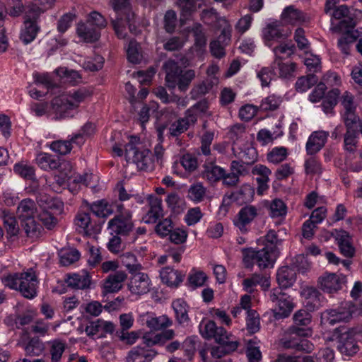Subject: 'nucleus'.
<instances>
[{"instance_id": "nucleus-1", "label": "nucleus", "mask_w": 362, "mask_h": 362, "mask_svg": "<svg viewBox=\"0 0 362 362\" xmlns=\"http://www.w3.org/2000/svg\"><path fill=\"white\" fill-rule=\"evenodd\" d=\"M111 6L116 13L115 19L112 21L116 35L119 38L126 37V26L129 25L131 33H136L134 13L132 12L130 0H111Z\"/></svg>"}, {"instance_id": "nucleus-2", "label": "nucleus", "mask_w": 362, "mask_h": 362, "mask_svg": "<svg viewBox=\"0 0 362 362\" xmlns=\"http://www.w3.org/2000/svg\"><path fill=\"white\" fill-rule=\"evenodd\" d=\"M1 281L5 286L19 291L26 298L32 299L37 295L38 281L33 270L8 274L1 278Z\"/></svg>"}, {"instance_id": "nucleus-3", "label": "nucleus", "mask_w": 362, "mask_h": 362, "mask_svg": "<svg viewBox=\"0 0 362 362\" xmlns=\"http://www.w3.org/2000/svg\"><path fill=\"white\" fill-rule=\"evenodd\" d=\"M91 95V92L86 88L74 90L62 98L52 102L53 110L57 119L71 117L80 104Z\"/></svg>"}, {"instance_id": "nucleus-4", "label": "nucleus", "mask_w": 362, "mask_h": 362, "mask_svg": "<svg viewBox=\"0 0 362 362\" xmlns=\"http://www.w3.org/2000/svg\"><path fill=\"white\" fill-rule=\"evenodd\" d=\"M163 67L166 74L165 81L169 88H174L177 86L180 91H185L195 78L194 70L182 71L177 63L173 60L167 61Z\"/></svg>"}, {"instance_id": "nucleus-5", "label": "nucleus", "mask_w": 362, "mask_h": 362, "mask_svg": "<svg viewBox=\"0 0 362 362\" xmlns=\"http://www.w3.org/2000/svg\"><path fill=\"white\" fill-rule=\"evenodd\" d=\"M243 261L247 268H251L256 264L260 269L273 267L276 255L272 247L264 246L262 249L243 248Z\"/></svg>"}, {"instance_id": "nucleus-6", "label": "nucleus", "mask_w": 362, "mask_h": 362, "mask_svg": "<svg viewBox=\"0 0 362 362\" xmlns=\"http://www.w3.org/2000/svg\"><path fill=\"white\" fill-rule=\"evenodd\" d=\"M139 142L137 136H131L125 146V158L127 162L134 163L139 170H148L153 168L154 160L148 149L139 150L136 144Z\"/></svg>"}, {"instance_id": "nucleus-7", "label": "nucleus", "mask_w": 362, "mask_h": 362, "mask_svg": "<svg viewBox=\"0 0 362 362\" xmlns=\"http://www.w3.org/2000/svg\"><path fill=\"white\" fill-rule=\"evenodd\" d=\"M206 16L218 19L220 26H223L221 34L218 37V40H214L210 43V51L211 54L216 58L221 59L225 56L226 52L224 45L221 43L220 39L223 38L224 40L229 41L231 36L232 28L225 18L218 17V14L214 8L204 10L203 17L205 18Z\"/></svg>"}, {"instance_id": "nucleus-8", "label": "nucleus", "mask_w": 362, "mask_h": 362, "mask_svg": "<svg viewBox=\"0 0 362 362\" xmlns=\"http://www.w3.org/2000/svg\"><path fill=\"white\" fill-rule=\"evenodd\" d=\"M269 298L275 304L274 313L276 318L287 317L295 307L291 296L280 288H273L269 293Z\"/></svg>"}, {"instance_id": "nucleus-9", "label": "nucleus", "mask_w": 362, "mask_h": 362, "mask_svg": "<svg viewBox=\"0 0 362 362\" xmlns=\"http://www.w3.org/2000/svg\"><path fill=\"white\" fill-rule=\"evenodd\" d=\"M327 315L329 323L331 325L348 321L353 316L362 315V303L353 304L351 302H344L337 309L329 310Z\"/></svg>"}, {"instance_id": "nucleus-10", "label": "nucleus", "mask_w": 362, "mask_h": 362, "mask_svg": "<svg viewBox=\"0 0 362 362\" xmlns=\"http://www.w3.org/2000/svg\"><path fill=\"white\" fill-rule=\"evenodd\" d=\"M132 214L125 211V215H117L108 222V229L111 234L126 236L134 229Z\"/></svg>"}, {"instance_id": "nucleus-11", "label": "nucleus", "mask_w": 362, "mask_h": 362, "mask_svg": "<svg viewBox=\"0 0 362 362\" xmlns=\"http://www.w3.org/2000/svg\"><path fill=\"white\" fill-rule=\"evenodd\" d=\"M39 17L25 11L24 22L20 33V40L25 45L30 44L37 37L40 30L37 23Z\"/></svg>"}, {"instance_id": "nucleus-12", "label": "nucleus", "mask_w": 362, "mask_h": 362, "mask_svg": "<svg viewBox=\"0 0 362 362\" xmlns=\"http://www.w3.org/2000/svg\"><path fill=\"white\" fill-rule=\"evenodd\" d=\"M346 283V276L342 274L325 273L318 279L320 288L329 293L341 290Z\"/></svg>"}, {"instance_id": "nucleus-13", "label": "nucleus", "mask_w": 362, "mask_h": 362, "mask_svg": "<svg viewBox=\"0 0 362 362\" xmlns=\"http://www.w3.org/2000/svg\"><path fill=\"white\" fill-rule=\"evenodd\" d=\"M259 215V209L254 205L243 207L233 219L235 226L242 233L249 230V226Z\"/></svg>"}, {"instance_id": "nucleus-14", "label": "nucleus", "mask_w": 362, "mask_h": 362, "mask_svg": "<svg viewBox=\"0 0 362 362\" xmlns=\"http://www.w3.org/2000/svg\"><path fill=\"white\" fill-rule=\"evenodd\" d=\"M340 104L343 107L342 117L345 124H356L358 117L355 113L357 104L354 95L345 91L340 97Z\"/></svg>"}, {"instance_id": "nucleus-15", "label": "nucleus", "mask_w": 362, "mask_h": 362, "mask_svg": "<svg viewBox=\"0 0 362 362\" xmlns=\"http://www.w3.org/2000/svg\"><path fill=\"white\" fill-rule=\"evenodd\" d=\"M294 326L292 327V333L300 337H310L312 329L308 327L311 322L312 317L310 313L305 310H298L293 317Z\"/></svg>"}, {"instance_id": "nucleus-16", "label": "nucleus", "mask_w": 362, "mask_h": 362, "mask_svg": "<svg viewBox=\"0 0 362 362\" xmlns=\"http://www.w3.org/2000/svg\"><path fill=\"white\" fill-rule=\"evenodd\" d=\"M64 204L61 201L52 200L48 208L52 211L43 209L37 216V219L48 229L52 228L57 223L55 214H60L63 210Z\"/></svg>"}, {"instance_id": "nucleus-17", "label": "nucleus", "mask_w": 362, "mask_h": 362, "mask_svg": "<svg viewBox=\"0 0 362 362\" xmlns=\"http://www.w3.org/2000/svg\"><path fill=\"white\" fill-rule=\"evenodd\" d=\"M139 319L149 329L155 331L165 329L173 324L167 315H164L156 317L153 313L149 312L141 314Z\"/></svg>"}, {"instance_id": "nucleus-18", "label": "nucleus", "mask_w": 362, "mask_h": 362, "mask_svg": "<svg viewBox=\"0 0 362 362\" xmlns=\"http://www.w3.org/2000/svg\"><path fill=\"white\" fill-rule=\"evenodd\" d=\"M64 281L72 288L84 290L90 287L91 277L86 270H82L78 273L66 274Z\"/></svg>"}, {"instance_id": "nucleus-19", "label": "nucleus", "mask_w": 362, "mask_h": 362, "mask_svg": "<svg viewBox=\"0 0 362 362\" xmlns=\"http://www.w3.org/2000/svg\"><path fill=\"white\" fill-rule=\"evenodd\" d=\"M200 333L206 339L214 338L216 341H223L230 333L222 327H218L214 321H208L199 325Z\"/></svg>"}, {"instance_id": "nucleus-20", "label": "nucleus", "mask_w": 362, "mask_h": 362, "mask_svg": "<svg viewBox=\"0 0 362 362\" xmlns=\"http://www.w3.org/2000/svg\"><path fill=\"white\" fill-rule=\"evenodd\" d=\"M218 346H214L211 350V355L214 359H219L226 354L235 351L239 345L238 340L229 334L223 341H216Z\"/></svg>"}, {"instance_id": "nucleus-21", "label": "nucleus", "mask_w": 362, "mask_h": 362, "mask_svg": "<svg viewBox=\"0 0 362 362\" xmlns=\"http://www.w3.org/2000/svg\"><path fill=\"white\" fill-rule=\"evenodd\" d=\"M150 285L148 276L145 273L139 272L131 277L128 287L132 293L141 295L149 291Z\"/></svg>"}, {"instance_id": "nucleus-22", "label": "nucleus", "mask_w": 362, "mask_h": 362, "mask_svg": "<svg viewBox=\"0 0 362 362\" xmlns=\"http://www.w3.org/2000/svg\"><path fill=\"white\" fill-rule=\"evenodd\" d=\"M329 134L325 131H315L309 136L305 148L308 154L314 155L319 152L327 142Z\"/></svg>"}, {"instance_id": "nucleus-23", "label": "nucleus", "mask_w": 362, "mask_h": 362, "mask_svg": "<svg viewBox=\"0 0 362 362\" xmlns=\"http://www.w3.org/2000/svg\"><path fill=\"white\" fill-rule=\"evenodd\" d=\"M126 279L127 274L124 271H117L110 274L103 284V293L106 295L119 291Z\"/></svg>"}, {"instance_id": "nucleus-24", "label": "nucleus", "mask_w": 362, "mask_h": 362, "mask_svg": "<svg viewBox=\"0 0 362 362\" xmlns=\"http://www.w3.org/2000/svg\"><path fill=\"white\" fill-rule=\"evenodd\" d=\"M232 150L235 156L245 164L251 165L257 160L256 149L250 144H246L243 147H240L238 142H235Z\"/></svg>"}, {"instance_id": "nucleus-25", "label": "nucleus", "mask_w": 362, "mask_h": 362, "mask_svg": "<svg viewBox=\"0 0 362 362\" xmlns=\"http://www.w3.org/2000/svg\"><path fill=\"white\" fill-rule=\"evenodd\" d=\"M284 22L292 25H303L310 21V17L293 6H287L281 13Z\"/></svg>"}, {"instance_id": "nucleus-26", "label": "nucleus", "mask_w": 362, "mask_h": 362, "mask_svg": "<svg viewBox=\"0 0 362 362\" xmlns=\"http://www.w3.org/2000/svg\"><path fill=\"white\" fill-rule=\"evenodd\" d=\"M160 277L168 286L177 287L182 282L185 274L170 267H165L160 271Z\"/></svg>"}, {"instance_id": "nucleus-27", "label": "nucleus", "mask_w": 362, "mask_h": 362, "mask_svg": "<svg viewBox=\"0 0 362 362\" xmlns=\"http://www.w3.org/2000/svg\"><path fill=\"white\" fill-rule=\"evenodd\" d=\"M148 200L150 209L143 217V221L146 223H154L162 215L161 199L156 196H149Z\"/></svg>"}, {"instance_id": "nucleus-28", "label": "nucleus", "mask_w": 362, "mask_h": 362, "mask_svg": "<svg viewBox=\"0 0 362 362\" xmlns=\"http://www.w3.org/2000/svg\"><path fill=\"white\" fill-rule=\"evenodd\" d=\"M336 240L341 253L346 257H351L354 256L355 249L352 244L351 238L345 230L337 232Z\"/></svg>"}, {"instance_id": "nucleus-29", "label": "nucleus", "mask_w": 362, "mask_h": 362, "mask_svg": "<svg viewBox=\"0 0 362 362\" xmlns=\"http://www.w3.org/2000/svg\"><path fill=\"white\" fill-rule=\"evenodd\" d=\"M66 343L62 339H54L47 342V348L50 355L51 362H60L66 349Z\"/></svg>"}, {"instance_id": "nucleus-30", "label": "nucleus", "mask_w": 362, "mask_h": 362, "mask_svg": "<svg viewBox=\"0 0 362 362\" xmlns=\"http://www.w3.org/2000/svg\"><path fill=\"white\" fill-rule=\"evenodd\" d=\"M77 34L83 41L93 42L99 39L100 30L87 23H81L77 27Z\"/></svg>"}, {"instance_id": "nucleus-31", "label": "nucleus", "mask_w": 362, "mask_h": 362, "mask_svg": "<svg viewBox=\"0 0 362 362\" xmlns=\"http://www.w3.org/2000/svg\"><path fill=\"white\" fill-rule=\"evenodd\" d=\"M196 123L194 122L193 117L189 116L185 112V117L180 118L169 127V133L173 136H177L187 131L190 127L194 126Z\"/></svg>"}, {"instance_id": "nucleus-32", "label": "nucleus", "mask_w": 362, "mask_h": 362, "mask_svg": "<svg viewBox=\"0 0 362 362\" xmlns=\"http://www.w3.org/2000/svg\"><path fill=\"white\" fill-rule=\"evenodd\" d=\"M257 285H260L263 290H267L270 286L269 278L266 275L255 273L243 281L244 289L248 292H252Z\"/></svg>"}, {"instance_id": "nucleus-33", "label": "nucleus", "mask_w": 362, "mask_h": 362, "mask_svg": "<svg viewBox=\"0 0 362 362\" xmlns=\"http://www.w3.org/2000/svg\"><path fill=\"white\" fill-rule=\"evenodd\" d=\"M276 280L280 288H289L296 281V273L293 269L288 267H282L277 271Z\"/></svg>"}, {"instance_id": "nucleus-34", "label": "nucleus", "mask_w": 362, "mask_h": 362, "mask_svg": "<svg viewBox=\"0 0 362 362\" xmlns=\"http://www.w3.org/2000/svg\"><path fill=\"white\" fill-rule=\"evenodd\" d=\"M55 1L56 0H33L26 5L25 11L35 16L40 17L42 13L54 6Z\"/></svg>"}, {"instance_id": "nucleus-35", "label": "nucleus", "mask_w": 362, "mask_h": 362, "mask_svg": "<svg viewBox=\"0 0 362 362\" xmlns=\"http://www.w3.org/2000/svg\"><path fill=\"white\" fill-rule=\"evenodd\" d=\"M75 225L79 233L90 235L93 233L90 214L80 211L75 218Z\"/></svg>"}, {"instance_id": "nucleus-36", "label": "nucleus", "mask_w": 362, "mask_h": 362, "mask_svg": "<svg viewBox=\"0 0 362 362\" xmlns=\"http://www.w3.org/2000/svg\"><path fill=\"white\" fill-rule=\"evenodd\" d=\"M35 160L37 165L44 170H54L59 166V158L47 153L37 154Z\"/></svg>"}, {"instance_id": "nucleus-37", "label": "nucleus", "mask_w": 362, "mask_h": 362, "mask_svg": "<svg viewBox=\"0 0 362 362\" xmlns=\"http://www.w3.org/2000/svg\"><path fill=\"white\" fill-rule=\"evenodd\" d=\"M224 168L212 163H206L204 165L203 177L211 182H216L223 177Z\"/></svg>"}, {"instance_id": "nucleus-38", "label": "nucleus", "mask_w": 362, "mask_h": 362, "mask_svg": "<svg viewBox=\"0 0 362 362\" xmlns=\"http://www.w3.org/2000/svg\"><path fill=\"white\" fill-rule=\"evenodd\" d=\"M36 212V204L30 199L22 200L17 209V214L21 221L35 216Z\"/></svg>"}, {"instance_id": "nucleus-39", "label": "nucleus", "mask_w": 362, "mask_h": 362, "mask_svg": "<svg viewBox=\"0 0 362 362\" xmlns=\"http://www.w3.org/2000/svg\"><path fill=\"white\" fill-rule=\"evenodd\" d=\"M255 195L254 188L247 184L242 185L238 190L233 193L232 197L238 204H243L253 200Z\"/></svg>"}, {"instance_id": "nucleus-40", "label": "nucleus", "mask_w": 362, "mask_h": 362, "mask_svg": "<svg viewBox=\"0 0 362 362\" xmlns=\"http://www.w3.org/2000/svg\"><path fill=\"white\" fill-rule=\"evenodd\" d=\"M264 39L267 41L279 40L284 37L282 28L278 22H273L267 25L262 30Z\"/></svg>"}, {"instance_id": "nucleus-41", "label": "nucleus", "mask_w": 362, "mask_h": 362, "mask_svg": "<svg viewBox=\"0 0 362 362\" xmlns=\"http://www.w3.org/2000/svg\"><path fill=\"white\" fill-rule=\"evenodd\" d=\"M337 348L342 354L346 356L353 355L358 351V346L356 344L355 340L343 334L339 337Z\"/></svg>"}, {"instance_id": "nucleus-42", "label": "nucleus", "mask_w": 362, "mask_h": 362, "mask_svg": "<svg viewBox=\"0 0 362 362\" xmlns=\"http://www.w3.org/2000/svg\"><path fill=\"white\" fill-rule=\"evenodd\" d=\"M268 203L269 215L272 218H285L287 214V206L286 204L279 199H274Z\"/></svg>"}, {"instance_id": "nucleus-43", "label": "nucleus", "mask_w": 362, "mask_h": 362, "mask_svg": "<svg viewBox=\"0 0 362 362\" xmlns=\"http://www.w3.org/2000/svg\"><path fill=\"white\" fill-rule=\"evenodd\" d=\"M274 69H278L279 76L283 78H289L294 76L296 64L292 62H283L274 60L273 62Z\"/></svg>"}, {"instance_id": "nucleus-44", "label": "nucleus", "mask_w": 362, "mask_h": 362, "mask_svg": "<svg viewBox=\"0 0 362 362\" xmlns=\"http://www.w3.org/2000/svg\"><path fill=\"white\" fill-rule=\"evenodd\" d=\"M207 280V276L203 271L193 268L187 277L188 286L192 289L202 287Z\"/></svg>"}, {"instance_id": "nucleus-45", "label": "nucleus", "mask_w": 362, "mask_h": 362, "mask_svg": "<svg viewBox=\"0 0 362 362\" xmlns=\"http://www.w3.org/2000/svg\"><path fill=\"white\" fill-rule=\"evenodd\" d=\"M0 218L2 219L8 233L12 235H16L18 233V228L16 226V218L8 210L0 208Z\"/></svg>"}, {"instance_id": "nucleus-46", "label": "nucleus", "mask_w": 362, "mask_h": 362, "mask_svg": "<svg viewBox=\"0 0 362 362\" xmlns=\"http://www.w3.org/2000/svg\"><path fill=\"white\" fill-rule=\"evenodd\" d=\"M91 211L97 216L106 218L113 213L112 206L105 200H98L90 206Z\"/></svg>"}, {"instance_id": "nucleus-47", "label": "nucleus", "mask_w": 362, "mask_h": 362, "mask_svg": "<svg viewBox=\"0 0 362 362\" xmlns=\"http://www.w3.org/2000/svg\"><path fill=\"white\" fill-rule=\"evenodd\" d=\"M57 74L62 80L64 83L76 84L81 80V76L78 71L69 69L66 67H59L56 70Z\"/></svg>"}, {"instance_id": "nucleus-48", "label": "nucleus", "mask_w": 362, "mask_h": 362, "mask_svg": "<svg viewBox=\"0 0 362 362\" xmlns=\"http://www.w3.org/2000/svg\"><path fill=\"white\" fill-rule=\"evenodd\" d=\"M13 170L16 174L26 180H33L35 179V168L27 162L22 161L16 163L13 166Z\"/></svg>"}, {"instance_id": "nucleus-49", "label": "nucleus", "mask_w": 362, "mask_h": 362, "mask_svg": "<svg viewBox=\"0 0 362 362\" xmlns=\"http://www.w3.org/2000/svg\"><path fill=\"white\" fill-rule=\"evenodd\" d=\"M209 103L206 100L197 102L186 110L189 116L193 117L194 122L196 123L199 117L208 114Z\"/></svg>"}, {"instance_id": "nucleus-50", "label": "nucleus", "mask_w": 362, "mask_h": 362, "mask_svg": "<svg viewBox=\"0 0 362 362\" xmlns=\"http://www.w3.org/2000/svg\"><path fill=\"white\" fill-rule=\"evenodd\" d=\"M22 225L27 235L32 238L37 237L42 230V224L36 221L35 216L23 221Z\"/></svg>"}, {"instance_id": "nucleus-51", "label": "nucleus", "mask_w": 362, "mask_h": 362, "mask_svg": "<svg viewBox=\"0 0 362 362\" xmlns=\"http://www.w3.org/2000/svg\"><path fill=\"white\" fill-rule=\"evenodd\" d=\"M294 50L295 46L291 42H283L273 49L275 55L274 60L281 61V59L284 57H290Z\"/></svg>"}, {"instance_id": "nucleus-52", "label": "nucleus", "mask_w": 362, "mask_h": 362, "mask_svg": "<svg viewBox=\"0 0 362 362\" xmlns=\"http://www.w3.org/2000/svg\"><path fill=\"white\" fill-rule=\"evenodd\" d=\"M177 4L184 14H189L205 5L204 0H177Z\"/></svg>"}, {"instance_id": "nucleus-53", "label": "nucleus", "mask_w": 362, "mask_h": 362, "mask_svg": "<svg viewBox=\"0 0 362 362\" xmlns=\"http://www.w3.org/2000/svg\"><path fill=\"white\" fill-rule=\"evenodd\" d=\"M354 124H346L347 130L344 138V148L350 152L355 151L357 144L356 132L354 128Z\"/></svg>"}, {"instance_id": "nucleus-54", "label": "nucleus", "mask_w": 362, "mask_h": 362, "mask_svg": "<svg viewBox=\"0 0 362 362\" xmlns=\"http://www.w3.org/2000/svg\"><path fill=\"white\" fill-rule=\"evenodd\" d=\"M288 149L284 146L274 147L267 153V158L269 163L278 164L288 156Z\"/></svg>"}, {"instance_id": "nucleus-55", "label": "nucleus", "mask_w": 362, "mask_h": 362, "mask_svg": "<svg viewBox=\"0 0 362 362\" xmlns=\"http://www.w3.org/2000/svg\"><path fill=\"white\" fill-rule=\"evenodd\" d=\"M317 82V78L314 74L301 76L296 82V89L299 93L306 92Z\"/></svg>"}, {"instance_id": "nucleus-56", "label": "nucleus", "mask_w": 362, "mask_h": 362, "mask_svg": "<svg viewBox=\"0 0 362 362\" xmlns=\"http://www.w3.org/2000/svg\"><path fill=\"white\" fill-rule=\"evenodd\" d=\"M177 320L180 323H184L188 320L187 303L182 299H177L172 303Z\"/></svg>"}, {"instance_id": "nucleus-57", "label": "nucleus", "mask_w": 362, "mask_h": 362, "mask_svg": "<svg viewBox=\"0 0 362 362\" xmlns=\"http://www.w3.org/2000/svg\"><path fill=\"white\" fill-rule=\"evenodd\" d=\"M127 59L132 64H139L142 59L141 47L135 40H131L127 48Z\"/></svg>"}, {"instance_id": "nucleus-58", "label": "nucleus", "mask_w": 362, "mask_h": 362, "mask_svg": "<svg viewBox=\"0 0 362 362\" xmlns=\"http://www.w3.org/2000/svg\"><path fill=\"white\" fill-rule=\"evenodd\" d=\"M339 94L340 91L337 88L332 89L328 93L326 99L323 101L322 104V110L326 114H329L332 112L334 107L337 103V98H339Z\"/></svg>"}, {"instance_id": "nucleus-59", "label": "nucleus", "mask_w": 362, "mask_h": 362, "mask_svg": "<svg viewBox=\"0 0 362 362\" xmlns=\"http://www.w3.org/2000/svg\"><path fill=\"white\" fill-rule=\"evenodd\" d=\"M284 346L286 348L296 349L298 351L305 352H310L313 349V344L306 339H301L299 341L293 339L288 341H284Z\"/></svg>"}, {"instance_id": "nucleus-60", "label": "nucleus", "mask_w": 362, "mask_h": 362, "mask_svg": "<svg viewBox=\"0 0 362 362\" xmlns=\"http://www.w3.org/2000/svg\"><path fill=\"white\" fill-rule=\"evenodd\" d=\"M59 257L61 264L63 266H69L78 261L81 257V254L76 249H69L61 251Z\"/></svg>"}, {"instance_id": "nucleus-61", "label": "nucleus", "mask_w": 362, "mask_h": 362, "mask_svg": "<svg viewBox=\"0 0 362 362\" xmlns=\"http://www.w3.org/2000/svg\"><path fill=\"white\" fill-rule=\"evenodd\" d=\"M174 228L172 220L165 218L158 221L156 226L155 231L160 238H165L169 236Z\"/></svg>"}, {"instance_id": "nucleus-62", "label": "nucleus", "mask_w": 362, "mask_h": 362, "mask_svg": "<svg viewBox=\"0 0 362 362\" xmlns=\"http://www.w3.org/2000/svg\"><path fill=\"white\" fill-rule=\"evenodd\" d=\"M156 355L157 352L154 350H146L143 347L136 346L129 351V358L135 361L137 358H144L151 361Z\"/></svg>"}, {"instance_id": "nucleus-63", "label": "nucleus", "mask_w": 362, "mask_h": 362, "mask_svg": "<svg viewBox=\"0 0 362 362\" xmlns=\"http://www.w3.org/2000/svg\"><path fill=\"white\" fill-rule=\"evenodd\" d=\"M246 325L249 332L254 334L260 329V320L255 310H247L246 317Z\"/></svg>"}, {"instance_id": "nucleus-64", "label": "nucleus", "mask_w": 362, "mask_h": 362, "mask_svg": "<svg viewBox=\"0 0 362 362\" xmlns=\"http://www.w3.org/2000/svg\"><path fill=\"white\" fill-rule=\"evenodd\" d=\"M205 194L206 188L201 182L191 185L188 191V197L194 202H202Z\"/></svg>"}]
</instances>
